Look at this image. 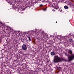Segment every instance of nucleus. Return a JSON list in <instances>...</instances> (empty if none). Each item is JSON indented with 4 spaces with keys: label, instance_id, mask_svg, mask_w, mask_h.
<instances>
[{
    "label": "nucleus",
    "instance_id": "17",
    "mask_svg": "<svg viewBox=\"0 0 74 74\" xmlns=\"http://www.w3.org/2000/svg\"><path fill=\"white\" fill-rule=\"evenodd\" d=\"M56 23H57V22H56Z\"/></svg>",
    "mask_w": 74,
    "mask_h": 74
},
{
    "label": "nucleus",
    "instance_id": "10",
    "mask_svg": "<svg viewBox=\"0 0 74 74\" xmlns=\"http://www.w3.org/2000/svg\"><path fill=\"white\" fill-rule=\"evenodd\" d=\"M36 31V32H37V33H38V30L37 29H35Z\"/></svg>",
    "mask_w": 74,
    "mask_h": 74
},
{
    "label": "nucleus",
    "instance_id": "3",
    "mask_svg": "<svg viewBox=\"0 0 74 74\" xmlns=\"http://www.w3.org/2000/svg\"><path fill=\"white\" fill-rule=\"evenodd\" d=\"M22 48L24 50H26L27 49V47L26 45L25 44H23L22 47Z\"/></svg>",
    "mask_w": 74,
    "mask_h": 74
},
{
    "label": "nucleus",
    "instance_id": "13",
    "mask_svg": "<svg viewBox=\"0 0 74 74\" xmlns=\"http://www.w3.org/2000/svg\"><path fill=\"white\" fill-rule=\"evenodd\" d=\"M52 11H54V12H55V11H56L54 9L52 10Z\"/></svg>",
    "mask_w": 74,
    "mask_h": 74
},
{
    "label": "nucleus",
    "instance_id": "7",
    "mask_svg": "<svg viewBox=\"0 0 74 74\" xmlns=\"http://www.w3.org/2000/svg\"><path fill=\"white\" fill-rule=\"evenodd\" d=\"M51 55H55V53L53 52H51Z\"/></svg>",
    "mask_w": 74,
    "mask_h": 74
},
{
    "label": "nucleus",
    "instance_id": "2",
    "mask_svg": "<svg viewBox=\"0 0 74 74\" xmlns=\"http://www.w3.org/2000/svg\"><path fill=\"white\" fill-rule=\"evenodd\" d=\"M61 60L60 58L58 57V56H54V58L53 61L55 63H58L59 62H60Z\"/></svg>",
    "mask_w": 74,
    "mask_h": 74
},
{
    "label": "nucleus",
    "instance_id": "6",
    "mask_svg": "<svg viewBox=\"0 0 74 74\" xmlns=\"http://www.w3.org/2000/svg\"><path fill=\"white\" fill-rule=\"evenodd\" d=\"M64 7L65 9H68L69 8V7L66 5L64 6Z\"/></svg>",
    "mask_w": 74,
    "mask_h": 74
},
{
    "label": "nucleus",
    "instance_id": "9",
    "mask_svg": "<svg viewBox=\"0 0 74 74\" xmlns=\"http://www.w3.org/2000/svg\"><path fill=\"white\" fill-rule=\"evenodd\" d=\"M55 9H56V10H58V9L59 8V7L58 6L57 7H55Z\"/></svg>",
    "mask_w": 74,
    "mask_h": 74
},
{
    "label": "nucleus",
    "instance_id": "15",
    "mask_svg": "<svg viewBox=\"0 0 74 74\" xmlns=\"http://www.w3.org/2000/svg\"><path fill=\"white\" fill-rule=\"evenodd\" d=\"M40 7H42V5H40Z\"/></svg>",
    "mask_w": 74,
    "mask_h": 74
},
{
    "label": "nucleus",
    "instance_id": "5",
    "mask_svg": "<svg viewBox=\"0 0 74 74\" xmlns=\"http://www.w3.org/2000/svg\"><path fill=\"white\" fill-rule=\"evenodd\" d=\"M33 32V31H29L28 32V33L29 34H32Z\"/></svg>",
    "mask_w": 74,
    "mask_h": 74
},
{
    "label": "nucleus",
    "instance_id": "11",
    "mask_svg": "<svg viewBox=\"0 0 74 74\" xmlns=\"http://www.w3.org/2000/svg\"><path fill=\"white\" fill-rule=\"evenodd\" d=\"M28 38H29V41H31V39H30V38L29 36H28Z\"/></svg>",
    "mask_w": 74,
    "mask_h": 74
},
{
    "label": "nucleus",
    "instance_id": "14",
    "mask_svg": "<svg viewBox=\"0 0 74 74\" xmlns=\"http://www.w3.org/2000/svg\"><path fill=\"white\" fill-rule=\"evenodd\" d=\"M7 28H10V27H8V26H7Z\"/></svg>",
    "mask_w": 74,
    "mask_h": 74
},
{
    "label": "nucleus",
    "instance_id": "12",
    "mask_svg": "<svg viewBox=\"0 0 74 74\" xmlns=\"http://www.w3.org/2000/svg\"><path fill=\"white\" fill-rule=\"evenodd\" d=\"M58 69H60V67H57Z\"/></svg>",
    "mask_w": 74,
    "mask_h": 74
},
{
    "label": "nucleus",
    "instance_id": "4",
    "mask_svg": "<svg viewBox=\"0 0 74 74\" xmlns=\"http://www.w3.org/2000/svg\"><path fill=\"white\" fill-rule=\"evenodd\" d=\"M70 53V54H71V55H73V54H72V51H71V50H69L68 53Z\"/></svg>",
    "mask_w": 74,
    "mask_h": 74
},
{
    "label": "nucleus",
    "instance_id": "1",
    "mask_svg": "<svg viewBox=\"0 0 74 74\" xmlns=\"http://www.w3.org/2000/svg\"><path fill=\"white\" fill-rule=\"evenodd\" d=\"M65 54L66 56H67L68 58V60L69 62L70 61H71V60H73L74 59V54H72L71 56H70L69 55V53H68V54L66 53H65Z\"/></svg>",
    "mask_w": 74,
    "mask_h": 74
},
{
    "label": "nucleus",
    "instance_id": "16",
    "mask_svg": "<svg viewBox=\"0 0 74 74\" xmlns=\"http://www.w3.org/2000/svg\"><path fill=\"white\" fill-rule=\"evenodd\" d=\"M44 11H45L46 10V9H43Z\"/></svg>",
    "mask_w": 74,
    "mask_h": 74
},
{
    "label": "nucleus",
    "instance_id": "8",
    "mask_svg": "<svg viewBox=\"0 0 74 74\" xmlns=\"http://www.w3.org/2000/svg\"><path fill=\"white\" fill-rule=\"evenodd\" d=\"M69 5H70L71 6V7H72V6H73V3H70Z\"/></svg>",
    "mask_w": 74,
    "mask_h": 74
}]
</instances>
